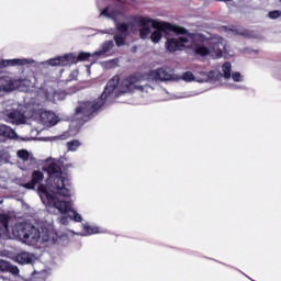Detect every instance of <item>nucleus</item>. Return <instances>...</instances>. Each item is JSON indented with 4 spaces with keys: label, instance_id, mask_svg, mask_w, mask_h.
<instances>
[{
    "label": "nucleus",
    "instance_id": "29",
    "mask_svg": "<svg viewBox=\"0 0 281 281\" xmlns=\"http://www.w3.org/2000/svg\"><path fill=\"white\" fill-rule=\"evenodd\" d=\"M182 80H186V82H190L194 80V75L191 71H187L183 74Z\"/></svg>",
    "mask_w": 281,
    "mask_h": 281
},
{
    "label": "nucleus",
    "instance_id": "4",
    "mask_svg": "<svg viewBox=\"0 0 281 281\" xmlns=\"http://www.w3.org/2000/svg\"><path fill=\"white\" fill-rule=\"evenodd\" d=\"M167 22H157L150 18L136 16L134 18V24L139 29L140 38H150L153 43H159L161 41V32H164V25Z\"/></svg>",
    "mask_w": 281,
    "mask_h": 281
},
{
    "label": "nucleus",
    "instance_id": "2",
    "mask_svg": "<svg viewBox=\"0 0 281 281\" xmlns=\"http://www.w3.org/2000/svg\"><path fill=\"white\" fill-rule=\"evenodd\" d=\"M117 85H120V77L114 76L111 78L102 92L101 97L95 101H80L78 106L75 109L76 115H83V117H89V115H93L99 109H102L104 104H110L111 98H113V93L115 89H117Z\"/></svg>",
    "mask_w": 281,
    "mask_h": 281
},
{
    "label": "nucleus",
    "instance_id": "21",
    "mask_svg": "<svg viewBox=\"0 0 281 281\" xmlns=\"http://www.w3.org/2000/svg\"><path fill=\"white\" fill-rule=\"evenodd\" d=\"M113 47H115V44L113 43V41H105L102 44L101 50L95 52L93 54V56H104V54H109V50L112 49Z\"/></svg>",
    "mask_w": 281,
    "mask_h": 281
},
{
    "label": "nucleus",
    "instance_id": "15",
    "mask_svg": "<svg viewBox=\"0 0 281 281\" xmlns=\"http://www.w3.org/2000/svg\"><path fill=\"white\" fill-rule=\"evenodd\" d=\"M15 260L19 265H34L36 262V255L23 251L16 255Z\"/></svg>",
    "mask_w": 281,
    "mask_h": 281
},
{
    "label": "nucleus",
    "instance_id": "18",
    "mask_svg": "<svg viewBox=\"0 0 281 281\" xmlns=\"http://www.w3.org/2000/svg\"><path fill=\"white\" fill-rule=\"evenodd\" d=\"M0 137H4V139H19L16 132L8 125H0Z\"/></svg>",
    "mask_w": 281,
    "mask_h": 281
},
{
    "label": "nucleus",
    "instance_id": "39",
    "mask_svg": "<svg viewBox=\"0 0 281 281\" xmlns=\"http://www.w3.org/2000/svg\"><path fill=\"white\" fill-rule=\"evenodd\" d=\"M114 98H117V94H115Z\"/></svg>",
    "mask_w": 281,
    "mask_h": 281
},
{
    "label": "nucleus",
    "instance_id": "14",
    "mask_svg": "<svg viewBox=\"0 0 281 281\" xmlns=\"http://www.w3.org/2000/svg\"><path fill=\"white\" fill-rule=\"evenodd\" d=\"M33 63V59H4L0 61V69H3V67H16V65H32Z\"/></svg>",
    "mask_w": 281,
    "mask_h": 281
},
{
    "label": "nucleus",
    "instance_id": "20",
    "mask_svg": "<svg viewBox=\"0 0 281 281\" xmlns=\"http://www.w3.org/2000/svg\"><path fill=\"white\" fill-rule=\"evenodd\" d=\"M18 157L19 159H22V161H30V164H36V159L34 158L32 153L27 151L26 149L18 150Z\"/></svg>",
    "mask_w": 281,
    "mask_h": 281
},
{
    "label": "nucleus",
    "instance_id": "24",
    "mask_svg": "<svg viewBox=\"0 0 281 281\" xmlns=\"http://www.w3.org/2000/svg\"><path fill=\"white\" fill-rule=\"evenodd\" d=\"M234 33L236 34V36H243L244 38H256V33L254 31L236 29Z\"/></svg>",
    "mask_w": 281,
    "mask_h": 281
},
{
    "label": "nucleus",
    "instance_id": "17",
    "mask_svg": "<svg viewBox=\"0 0 281 281\" xmlns=\"http://www.w3.org/2000/svg\"><path fill=\"white\" fill-rule=\"evenodd\" d=\"M223 50L227 52V47L225 46V44H223V42H214L212 43V57L213 58H222L223 56Z\"/></svg>",
    "mask_w": 281,
    "mask_h": 281
},
{
    "label": "nucleus",
    "instance_id": "27",
    "mask_svg": "<svg viewBox=\"0 0 281 281\" xmlns=\"http://www.w3.org/2000/svg\"><path fill=\"white\" fill-rule=\"evenodd\" d=\"M116 30L120 32L119 34H124L128 36V24L126 23H117Z\"/></svg>",
    "mask_w": 281,
    "mask_h": 281
},
{
    "label": "nucleus",
    "instance_id": "6",
    "mask_svg": "<svg viewBox=\"0 0 281 281\" xmlns=\"http://www.w3.org/2000/svg\"><path fill=\"white\" fill-rule=\"evenodd\" d=\"M89 58H91V53H80L78 56L74 53H69L64 56L49 59L46 63L50 67H67L82 60H89Z\"/></svg>",
    "mask_w": 281,
    "mask_h": 281
},
{
    "label": "nucleus",
    "instance_id": "10",
    "mask_svg": "<svg viewBox=\"0 0 281 281\" xmlns=\"http://www.w3.org/2000/svg\"><path fill=\"white\" fill-rule=\"evenodd\" d=\"M45 179V175L41 170H34L31 175V181L21 184L22 188L26 190H36V186H41L43 180Z\"/></svg>",
    "mask_w": 281,
    "mask_h": 281
},
{
    "label": "nucleus",
    "instance_id": "26",
    "mask_svg": "<svg viewBox=\"0 0 281 281\" xmlns=\"http://www.w3.org/2000/svg\"><path fill=\"white\" fill-rule=\"evenodd\" d=\"M223 77L226 80H229L232 78V64L229 61H226L222 66Z\"/></svg>",
    "mask_w": 281,
    "mask_h": 281
},
{
    "label": "nucleus",
    "instance_id": "22",
    "mask_svg": "<svg viewBox=\"0 0 281 281\" xmlns=\"http://www.w3.org/2000/svg\"><path fill=\"white\" fill-rule=\"evenodd\" d=\"M47 278L46 270H34L29 278V281H44Z\"/></svg>",
    "mask_w": 281,
    "mask_h": 281
},
{
    "label": "nucleus",
    "instance_id": "34",
    "mask_svg": "<svg viewBox=\"0 0 281 281\" xmlns=\"http://www.w3.org/2000/svg\"><path fill=\"white\" fill-rule=\"evenodd\" d=\"M100 16H106L108 19H112L111 13H109V8H105L103 11H101Z\"/></svg>",
    "mask_w": 281,
    "mask_h": 281
},
{
    "label": "nucleus",
    "instance_id": "19",
    "mask_svg": "<svg viewBox=\"0 0 281 281\" xmlns=\"http://www.w3.org/2000/svg\"><path fill=\"white\" fill-rule=\"evenodd\" d=\"M0 271L12 273V276H19V267L12 266L9 261L0 259Z\"/></svg>",
    "mask_w": 281,
    "mask_h": 281
},
{
    "label": "nucleus",
    "instance_id": "30",
    "mask_svg": "<svg viewBox=\"0 0 281 281\" xmlns=\"http://www.w3.org/2000/svg\"><path fill=\"white\" fill-rule=\"evenodd\" d=\"M231 77L233 78L234 82H243V75H240V72H233Z\"/></svg>",
    "mask_w": 281,
    "mask_h": 281
},
{
    "label": "nucleus",
    "instance_id": "7",
    "mask_svg": "<svg viewBox=\"0 0 281 281\" xmlns=\"http://www.w3.org/2000/svg\"><path fill=\"white\" fill-rule=\"evenodd\" d=\"M144 80V77L140 75H132L127 78H125L121 82L120 87V93H131V91H135V89H139L140 91H144V87L137 85L138 82H142Z\"/></svg>",
    "mask_w": 281,
    "mask_h": 281
},
{
    "label": "nucleus",
    "instance_id": "35",
    "mask_svg": "<svg viewBox=\"0 0 281 281\" xmlns=\"http://www.w3.org/2000/svg\"><path fill=\"white\" fill-rule=\"evenodd\" d=\"M59 223H60L61 225H68L69 218L66 217V216H63V217L59 218Z\"/></svg>",
    "mask_w": 281,
    "mask_h": 281
},
{
    "label": "nucleus",
    "instance_id": "25",
    "mask_svg": "<svg viewBox=\"0 0 281 281\" xmlns=\"http://www.w3.org/2000/svg\"><path fill=\"white\" fill-rule=\"evenodd\" d=\"M126 36L128 35H124L122 33H117L114 35V42L116 47H124V45H126Z\"/></svg>",
    "mask_w": 281,
    "mask_h": 281
},
{
    "label": "nucleus",
    "instance_id": "37",
    "mask_svg": "<svg viewBox=\"0 0 281 281\" xmlns=\"http://www.w3.org/2000/svg\"><path fill=\"white\" fill-rule=\"evenodd\" d=\"M213 74H214V71H211L210 75H209V77L212 78V75H213Z\"/></svg>",
    "mask_w": 281,
    "mask_h": 281
},
{
    "label": "nucleus",
    "instance_id": "12",
    "mask_svg": "<svg viewBox=\"0 0 281 281\" xmlns=\"http://www.w3.org/2000/svg\"><path fill=\"white\" fill-rule=\"evenodd\" d=\"M40 120L44 126H56L58 124V117L52 111L41 110Z\"/></svg>",
    "mask_w": 281,
    "mask_h": 281
},
{
    "label": "nucleus",
    "instance_id": "9",
    "mask_svg": "<svg viewBox=\"0 0 281 281\" xmlns=\"http://www.w3.org/2000/svg\"><path fill=\"white\" fill-rule=\"evenodd\" d=\"M194 36H199L198 40H191V44L193 45V52L196 56H212V49L207 48L205 44H203V35L201 34H194Z\"/></svg>",
    "mask_w": 281,
    "mask_h": 281
},
{
    "label": "nucleus",
    "instance_id": "32",
    "mask_svg": "<svg viewBox=\"0 0 281 281\" xmlns=\"http://www.w3.org/2000/svg\"><path fill=\"white\" fill-rule=\"evenodd\" d=\"M85 229L88 234H98V227H92V226H85Z\"/></svg>",
    "mask_w": 281,
    "mask_h": 281
},
{
    "label": "nucleus",
    "instance_id": "33",
    "mask_svg": "<svg viewBox=\"0 0 281 281\" xmlns=\"http://www.w3.org/2000/svg\"><path fill=\"white\" fill-rule=\"evenodd\" d=\"M74 214V221H76V223H82V215L76 213L75 211H72Z\"/></svg>",
    "mask_w": 281,
    "mask_h": 281
},
{
    "label": "nucleus",
    "instance_id": "40",
    "mask_svg": "<svg viewBox=\"0 0 281 281\" xmlns=\"http://www.w3.org/2000/svg\"><path fill=\"white\" fill-rule=\"evenodd\" d=\"M280 1V3H281V0H279Z\"/></svg>",
    "mask_w": 281,
    "mask_h": 281
},
{
    "label": "nucleus",
    "instance_id": "3",
    "mask_svg": "<svg viewBox=\"0 0 281 281\" xmlns=\"http://www.w3.org/2000/svg\"><path fill=\"white\" fill-rule=\"evenodd\" d=\"M164 32H170L172 37L167 38L166 47L168 52H181L186 45H192V41H199V35L190 33L186 27L175 24L165 23Z\"/></svg>",
    "mask_w": 281,
    "mask_h": 281
},
{
    "label": "nucleus",
    "instance_id": "16",
    "mask_svg": "<svg viewBox=\"0 0 281 281\" xmlns=\"http://www.w3.org/2000/svg\"><path fill=\"white\" fill-rule=\"evenodd\" d=\"M8 122L11 124H25V115L21 113L19 110H14L7 114Z\"/></svg>",
    "mask_w": 281,
    "mask_h": 281
},
{
    "label": "nucleus",
    "instance_id": "31",
    "mask_svg": "<svg viewBox=\"0 0 281 281\" xmlns=\"http://www.w3.org/2000/svg\"><path fill=\"white\" fill-rule=\"evenodd\" d=\"M269 19H280L281 11L274 10L268 13Z\"/></svg>",
    "mask_w": 281,
    "mask_h": 281
},
{
    "label": "nucleus",
    "instance_id": "5",
    "mask_svg": "<svg viewBox=\"0 0 281 281\" xmlns=\"http://www.w3.org/2000/svg\"><path fill=\"white\" fill-rule=\"evenodd\" d=\"M41 228L30 223H18L12 227V235L25 245H38L41 243Z\"/></svg>",
    "mask_w": 281,
    "mask_h": 281
},
{
    "label": "nucleus",
    "instance_id": "36",
    "mask_svg": "<svg viewBox=\"0 0 281 281\" xmlns=\"http://www.w3.org/2000/svg\"><path fill=\"white\" fill-rule=\"evenodd\" d=\"M215 1H223L224 3H227V2H229L232 0H215Z\"/></svg>",
    "mask_w": 281,
    "mask_h": 281
},
{
    "label": "nucleus",
    "instance_id": "1",
    "mask_svg": "<svg viewBox=\"0 0 281 281\" xmlns=\"http://www.w3.org/2000/svg\"><path fill=\"white\" fill-rule=\"evenodd\" d=\"M43 170L47 172V186L40 184L37 187V194L44 205L48 207H55L60 214H67L71 212V202L58 199L59 196H71L69 180L63 177V168L56 164L52 162Z\"/></svg>",
    "mask_w": 281,
    "mask_h": 281
},
{
    "label": "nucleus",
    "instance_id": "23",
    "mask_svg": "<svg viewBox=\"0 0 281 281\" xmlns=\"http://www.w3.org/2000/svg\"><path fill=\"white\" fill-rule=\"evenodd\" d=\"M0 91H14V83L12 80L0 78Z\"/></svg>",
    "mask_w": 281,
    "mask_h": 281
},
{
    "label": "nucleus",
    "instance_id": "13",
    "mask_svg": "<svg viewBox=\"0 0 281 281\" xmlns=\"http://www.w3.org/2000/svg\"><path fill=\"white\" fill-rule=\"evenodd\" d=\"M10 221H12V216L0 214V238H10Z\"/></svg>",
    "mask_w": 281,
    "mask_h": 281
},
{
    "label": "nucleus",
    "instance_id": "38",
    "mask_svg": "<svg viewBox=\"0 0 281 281\" xmlns=\"http://www.w3.org/2000/svg\"><path fill=\"white\" fill-rule=\"evenodd\" d=\"M71 167V165H66V168H70Z\"/></svg>",
    "mask_w": 281,
    "mask_h": 281
},
{
    "label": "nucleus",
    "instance_id": "28",
    "mask_svg": "<svg viewBox=\"0 0 281 281\" xmlns=\"http://www.w3.org/2000/svg\"><path fill=\"white\" fill-rule=\"evenodd\" d=\"M67 146H68V150H72V151L78 150V148H80V140L75 139V140L68 142Z\"/></svg>",
    "mask_w": 281,
    "mask_h": 281
},
{
    "label": "nucleus",
    "instance_id": "8",
    "mask_svg": "<svg viewBox=\"0 0 281 281\" xmlns=\"http://www.w3.org/2000/svg\"><path fill=\"white\" fill-rule=\"evenodd\" d=\"M58 240H60V237L55 231L42 228L40 245H44L45 247H52V245L58 244Z\"/></svg>",
    "mask_w": 281,
    "mask_h": 281
},
{
    "label": "nucleus",
    "instance_id": "11",
    "mask_svg": "<svg viewBox=\"0 0 281 281\" xmlns=\"http://www.w3.org/2000/svg\"><path fill=\"white\" fill-rule=\"evenodd\" d=\"M149 77L153 80H160L161 82H166L168 80H177V77H175V75L170 74L165 68H158L156 70L150 71Z\"/></svg>",
    "mask_w": 281,
    "mask_h": 281
}]
</instances>
